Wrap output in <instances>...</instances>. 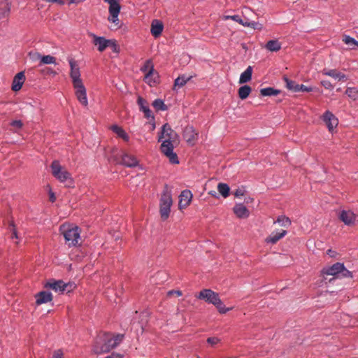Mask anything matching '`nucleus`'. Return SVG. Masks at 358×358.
Returning a JSON list of instances; mask_svg holds the SVG:
<instances>
[{"label": "nucleus", "instance_id": "nucleus-1", "mask_svg": "<svg viewBox=\"0 0 358 358\" xmlns=\"http://www.w3.org/2000/svg\"><path fill=\"white\" fill-rule=\"evenodd\" d=\"M158 141L162 142L160 150L169 159V162L173 164H179L177 154L173 152L175 146L179 143V136L168 123L162 127Z\"/></svg>", "mask_w": 358, "mask_h": 358}, {"label": "nucleus", "instance_id": "nucleus-2", "mask_svg": "<svg viewBox=\"0 0 358 358\" xmlns=\"http://www.w3.org/2000/svg\"><path fill=\"white\" fill-rule=\"evenodd\" d=\"M123 338L124 335L120 334L115 336L108 332L99 334L94 340L92 351L96 355L108 352L117 347Z\"/></svg>", "mask_w": 358, "mask_h": 358}, {"label": "nucleus", "instance_id": "nucleus-3", "mask_svg": "<svg viewBox=\"0 0 358 358\" xmlns=\"http://www.w3.org/2000/svg\"><path fill=\"white\" fill-rule=\"evenodd\" d=\"M196 296L199 299L204 300L206 303L214 305L221 314H224L232 309V308H226L221 301L219 294L210 289H202Z\"/></svg>", "mask_w": 358, "mask_h": 358}, {"label": "nucleus", "instance_id": "nucleus-4", "mask_svg": "<svg viewBox=\"0 0 358 358\" xmlns=\"http://www.w3.org/2000/svg\"><path fill=\"white\" fill-rule=\"evenodd\" d=\"M173 204L171 192L168 185H165L159 200V213L162 220H166L170 215Z\"/></svg>", "mask_w": 358, "mask_h": 358}, {"label": "nucleus", "instance_id": "nucleus-5", "mask_svg": "<svg viewBox=\"0 0 358 358\" xmlns=\"http://www.w3.org/2000/svg\"><path fill=\"white\" fill-rule=\"evenodd\" d=\"M59 230L63 234L65 241L69 246H76L78 245V241L80 239V229L78 227L62 224Z\"/></svg>", "mask_w": 358, "mask_h": 358}, {"label": "nucleus", "instance_id": "nucleus-6", "mask_svg": "<svg viewBox=\"0 0 358 358\" xmlns=\"http://www.w3.org/2000/svg\"><path fill=\"white\" fill-rule=\"evenodd\" d=\"M52 174L61 182L70 180H72L71 173L64 169L59 161L55 160L51 164Z\"/></svg>", "mask_w": 358, "mask_h": 358}, {"label": "nucleus", "instance_id": "nucleus-7", "mask_svg": "<svg viewBox=\"0 0 358 358\" xmlns=\"http://www.w3.org/2000/svg\"><path fill=\"white\" fill-rule=\"evenodd\" d=\"M69 62L71 67L70 77L72 79L73 85L74 86L83 83L80 78V69L76 62L73 58H71L69 59Z\"/></svg>", "mask_w": 358, "mask_h": 358}, {"label": "nucleus", "instance_id": "nucleus-8", "mask_svg": "<svg viewBox=\"0 0 358 358\" xmlns=\"http://www.w3.org/2000/svg\"><path fill=\"white\" fill-rule=\"evenodd\" d=\"M329 132L332 133L338 124V118L329 110H327L322 117Z\"/></svg>", "mask_w": 358, "mask_h": 358}, {"label": "nucleus", "instance_id": "nucleus-9", "mask_svg": "<svg viewBox=\"0 0 358 358\" xmlns=\"http://www.w3.org/2000/svg\"><path fill=\"white\" fill-rule=\"evenodd\" d=\"M113 161L116 163L123 164L127 167H136L138 164V161L137 159L134 156L127 153L122 154L121 160H119L115 157Z\"/></svg>", "mask_w": 358, "mask_h": 358}, {"label": "nucleus", "instance_id": "nucleus-10", "mask_svg": "<svg viewBox=\"0 0 358 358\" xmlns=\"http://www.w3.org/2000/svg\"><path fill=\"white\" fill-rule=\"evenodd\" d=\"M68 285L69 284L65 283L61 280H56L55 279H50L44 285V287L46 289H52L55 292L63 293L66 289Z\"/></svg>", "mask_w": 358, "mask_h": 358}, {"label": "nucleus", "instance_id": "nucleus-11", "mask_svg": "<svg viewBox=\"0 0 358 358\" xmlns=\"http://www.w3.org/2000/svg\"><path fill=\"white\" fill-rule=\"evenodd\" d=\"M73 87L76 89V96L79 102L84 106H87L88 101L86 94V89L83 83L74 85Z\"/></svg>", "mask_w": 358, "mask_h": 358}, {"label": "nucleus", "instance_id": "nucleus-12", "mask_svg": "<svg viewBox=\"0 0 358 358\" xmlns=\"http://www.w3.org/2000/svg\"><path fill=\"white\" fill-rule=\"evenodd\" d=\"M192 194L190 190H183L179 196L178 208L180 210L186 208L191 203Z\"/></svg>", "mask_w": 358, "mask_h": 358}, {"label": "nucleus", "instance_id": "nucleus-13", "mask_svg": "<svg viewBox=\"0 0 358 358\" xmlns=\"http://www.w3.org/2000/svg\"><path fill=\"white\" fill-rule=\"evenodd\" d=\"M343 268V264L336 262L331 266L323 268L321 272L322 275H329L338 278Z\"/></svg>", "mask_w": 358, "mask_h": 358}, {"label": "nucleus", "instance_id": "nucleus-14", "mask_svg": "<svg viewBox=\"0 0 358 358\" xmlns=\"http://www.w3.org/2000/svg\"><path fill=\"white\" fill-rule=\"evenodd\" d=\"M90 36L92 37V43L94 45L97 46V49L99 52H102L108 48L110 39H106L103 36H98L92 33H91Z\"/></svg>", "mask_w": 358, "mask_h": 358}, {"label": "nucleus", "instance_id": "nucleus-15", "mask_svg": "<svg viewBox=\"0 0 358 358\" xmlns=\"http://www.w3.org/2000/svg\"><path fill=\"white\" fill-rule=\"evenodd\" d=\"M137 103L139 106L140 111H141L144 113V116L145 118H147V119L152 118V120L155 119V117L152 115V113L149 108V104L145 99H143L141 96H138V97L137 99Z\"/></svg>", "mask_w": 358, "mask_h": 358}, {"label": "nucleus", "instance_id": "nucleus-16", "mask_svg": "<svg viewBox=\"0 0 358 358\" xmlns=\"http://www.w3.org/2000/svg\"><path fill=\"white\" fill-rule=\"evenodd\" d=\"M36 299V304L40 306L43 303H46L52 301V294L48 291H41L36 294L34 296Z\"/></svg>", "mask_w": 358, "mask_h": 358}, {"label": "nucleus", "instance_id": "nucleus-17", "mask_svg": "<svg viewBox=\"0 0 358 358\" xmlns=\"http://www.w3.org/2000/svg\"><path fill=\"white\" fill-rule=\"evenodd\" d=\"M340 220L346 225L354 224L356 215L350 210H342L339 215Z\"/></svg>", "mask_w": 358, "mask_h": 358}, {"label": "nucleus", "instance_id": "nucleus-18", "mask_svg": "<svg viewBox=\"0 0 358 358\" xmlns=\"http://www.w3.org/2000/svg\"><path fill=\"white\" fill-rule=\"evenodd\" d=\"M25 80V76L23 71L17 73L13 78L11 89L14 92L19 91Z\"/></svg>", "mask_w": 358, "mask_h": 358}, {"label": "nucleus", "instance_id": "nucleus-19", "mask_svg": "<svg viewBox=\"0 0 358 358\" xmlns=\"http://www.w3.org/2000/svg\"><path fill=\"white\" fill-rule=\"evenodd\" d=\"M141 71L145 73V79H149L153 75L157 76V72L155 71L152 62L150 59L145 61L143 66L141 68Z\"/></svg>", "mask_w": 358, "mask_h": 358}, {"label": "nucleus", "instance_id": "nucleus-20", "mask_svg": "<svg viewBox=\"0 0 358 358\" xmlns=\"http://www.w3.org/2000/svg\"><path fill=\"white\" fill-rule=\"evenodd\" d=\"M164 29V24L161 20H153L151 23L150 31L155 38L159 37Z\"/></svg>", "mask_w": 358, "mask_h": 358}, {"label": "nucleus", "instance_id": "nucleus-21", "mask_svg": "<svg viewBox=\"0 0 358 358\" xmlns=\"http://www.w3.org/2000/svg\"><path fill=\"white\" fill-rule=\"evenodd\" d=\"M104 1L109 4V15H113L115 17L116 15L120 14L121 6L119 0H104Z\"/></svg>", "mask_w": 358, "mask_h": 358}, {"label": "nucleus", "instance_id": "nucleus-22", "mask_svg": "<svg viewBox=\"0 0 358 358\" xmlns=\"http://www.w3.org/2000/svg\"><path fill=\"white\" fill-rule=\"evenodd\" d=\"M233 211L238 218H247L250 215L248 209L243 203L236 204Z\"/></svg>", "mask_w": 358, "mask_h": 358}, {"label": "nucleus", "instance_id": "nucleus-23", "mask_svg": "<svg viewBox=\"0 0 358 358\" xmlns=\"http://www.w3.org/2000/svg\"><path fill=\"white\" fill-rule=\"evenodd\" d=\"M11 0H0V18L8 17L10 12Z\"/></svg>", "mask_w": 358, "mask_h": 358}, {"label": "nucleus", "instance_id": "nucleus-24", "mask_svg": "<svg viewBox=\"0 0 358 358\" xmlns=\"http://www.w3.org/2000/svg\"><path fill=\"white\" fill-rule=\"evenodd\" d=\"M287 234L286 230H281L280 232L271 233L266 238L265 241L267 243L275 244L279 240L282 238Z\"/></svg>", "mask_w": 358, "mask_h": 358}, {"label": "nucleus", "instance_id": "nucleus-25", "mask_svg": "<svg viewBox=\"0 0 358 358\" xmlns=\"http://www.w3.org/2000/svg\"><path fill=\"white\" fill-rule=\"evenodd\" d=\"M322 73L326 76L332 77L335 79H338V80H343L345 81L348 80V78L345 74L338 71L336 69H330V70L324 69L322 71Z\"/></svg>", "mask_w": 358, "mask_h": 358}, {"label": "nucleus", "instance_id": "nucleus-26", "mask_svg": "<svg viewBox=\"0 0 358 358\" xmlns=\"http://www.w3.org/2000/svg\"><path fill=\"white\" fill-rule=\"evenodd\" d=\"M197 134L194 132L193 127H186L184 129L183 137L185 141L189 143H192L195 139Z\"/></svg>", "mask_w": 358, "mask_h": 358}, {"label": "nucleus", "instance_id": "nucleus-27", "mask_svg": "<svg viewBox=\"0 0 358 358\" xmlns=\"http://www.w3.org/2000/svg\"><path fill=\"white\" fill-rule=\"evenodd\" d=\"M264 48L271 52H278L281 49V43L278 39H273L268 41Z\"/></svg>", "mask_w": 358, "mask_h": 358}, {"label": "nucleus", "instance_id": "nucleus-28", "mask_svg": "<svg viewBox=\"0 0 358 358\" xmlns=\"http://www.w3.org/2000/svg\"><path fill=\"white\" fill-rule=\"evenodd\" d=\"M252 75V67L249 66L244 72L241 74L239 83L243 84L251 80Z\"/></svg>", "mask_w": 358, "mask_h": 358}, {"label": "nucleus", "instance_id": "nucleus-29", "mask_svg": "<svg viewBox=\"0 0 358 358\" xmlns=\"http://www.w3.org/2000/svg\"><path fill=\"white\" fill-rule=\"evenodd\" d=\"M252 92V88L250 86L245 85L241 86L238 90V94L241 99L244 100L248 97L250 92Z\"/></svg>", "mask_w": 358, "mask_h": 358}, {"label": "nucleus", "instance_id": "nucleus-30", "mask_svg": "<svg viewBox=\"0 0 358 358\" xmlns=\"http://www.w3.org/2000/svg\"><path fill=\"white\" fill-rule=\"evenodd\" d=\"M111 129L115 132L119 137L122 138L124 141H128L129 138L125 131L117 125H113Z\"/></svg>", "mask_w": 358, "mask_h": 358}, {"label": "nucleus", "instance_id": "nucleus-31", "mask_svg": "<svg viewBox=\"0 0 358 358\" xmlns=\"http://www.w3.org/2000/svg\"><path fill=\"white\" fill-rule=\"evenodd\" d=\"M280 93V90L270 87L260 90V94L263 96H277Z\"/></svg>", "mask_w": 358, "mask_h": 358}, {"label": "nucleus", "instance_id": "nucleus-32", "mask_svg": "<svg viewBox=\"0 0 358 358\" xmlns=\"http://www.w3.org/2000/svg\"><path fill=\"white\" fill-rule=\"evenodd\" d=\"M191 76L187 78L185 76L182 75L180 76H178L174 81V85L173 90H175L176 88L178 87H183L187 81H189L191 79Z\"/></svg>", "mask_w": 358, "mask_h": 358}, {"label": "nucleus", "instance_id": "nucleus-33", "mask_svg": "<svg viewBox=\"0 0 358 358\" xmlns=\"http://www.w3.org/2000/svg\"><path fill=\"white\" fill-rule=\"evenodd\" d=\"M152 106L155 108L156 111H165L168 110V106L164 103V101L160 99H155L152 102Z\"/></svg>", "mask_w": 358, "mask_h": 358}, {"label": "nucleus", "instance_id": "nucleus-34", "mask_svg": "<svg viewBox=\"0 0 358 358\" xmlns=\"http://www.w3.org/2000/svg\"><path fill=\"white\" fill-rule=\"evenodd\" d=\"M217 190L224 198H227L229 195L230 188L226 183H219L217 185Z\"/></svg>", "mask_w": 358, "mask_h": 358}, {"label": "nucleus", "instance_id": "nucleus-35", "mask_svg": "<svg viewBox=\"0 0 358 358\" xmlns=\"http://www.w3.org/2000/svg\"><path fill=\"white\" fill-rule=\"evenodd\" d=\"M119 15H116V17H113V15H109L108 17V20L113 24L111 29H118L122 27V23L118 18Z\"/></svg>", "mask_w": 358, "mask_h": 358}, {"label": "nucleus", "instance_id": "nucleus-36", "mask_svg": "<svg viewBox=\"0 0 358 358\" xmlns=\"http://www.w3.org/2000/svg\"><path fill=\"white\" fill-rule=\"evenodd\" d=\"M284 80L286 83V87L288 90L292 91V92H298V85L299 84H297L295 81L294 80H289L288 78L287 77H284Z\"/></svg>", "mask_w": 358, "mask_h": 358}, {"label": "nucleus", "instance_id": "nucleus-37", "mask_svg": "<svg viewBox=\"0 0 358 358\" xmlns=\"http://www.w3.org/2000/svg\"><path fill=\"white\" fill-rule=\"evenodd\" d=\"M275 223H279L282 227H288L291 225V220L288 217L285 215H280L278 216L275 221H274V224Z\"/></svg>", "mask_w": 358, "mask_h": 358}, {"label": "nucleus", "instance_id": "nucleus-38", "mask_svg": "<svg viewBox=\"0 0 358 358\" xmlns=\"http://www.w3.org/2000/svg\"><path fill=\"white\" fill-rule=\"evenodd\" d=\"M343 41L345 44L352 46V49H355V47L358 48V41L350 36L345 35L343 36Z\"/></svg>", "mask_w": 358, "mask_h": 358}, {"label": "nucleus", "instance_id": "nucleus-39", "mask_svg": "<svg viewBox=\"0 0 358 358\" xmlns=\"http://www.w3.org/2000/svg\"><path fill=\"white\" fill-rule=\"evenodd\" d=\"M55 57L51 55L42 56L40 64H55Z\"/></svg>", "mask_w": 358, "mask_h": 358}, {"label": "nucleus", "instance_id": "nucleus-40", "mask_svg": "<svg viewBox=\"0 0 358 358\" xmlns=\"http://www.w3.org/2000/svg\"><path fill=\"white\" fill-rule=\"evenodd\" d=\"M345 94L352 99L355 100L357 97L358 91L355 87H348L345 90Z\"/></svg>", "mask_w": 358, "mask_h": 358}, {"label": "nucleus", "instance_id": "nucleus-41", "mask_svg": "<svg viewBox=\"0 0 358 358\" xmlns=\"http://www.w3.org/2000/svg\"><path fill=\"white\" fill-rule=\"evenodd\" d=\"M112 49V51L115 53H119L120 47L117 43V41L114 39H110V43H108V46Z\"/></svg>", "mask_w": 358, "mask_h": 358}, {"label": "nucleus", "instance_id": "nucleus-42", "mask_svg": "<svg viewBox=\"0 0 358 358\" xmlns=\"http://www.w3.org/2000/svg\"><path fill=\"white\" fill-rule=\"evenodd\" d=\"M353 277L352 273L348 271L343 265V268L341 271L338 278H350Z\"/></svg>", "mask_w": 358, "mask_h": 358}, {"label": "nucleus", "instance_id": "nucleus-43", "mask_svg": "<svg viewBox=\"0 0 358 358\" xmlns=\"http://www.w3.org/2000/svg\"><path fill=\"white\" fill-rule=\"evenodd\" d=\"M310 92L313 91V88L311 87H307L303 84L298 85V92Z\"/></svg>", "mask_w": 358, "mask_h": 358}, {"label": "nucleus", "instance_id": "nucleus-44", "mask_svg": "<svg viewBox=\"0 0 358 358\" xmlns=\"http://www.w3.org/2000/svg\"><path fill=\"white\" fill-rule=\"evenodd\" d=\"M206 341L210 345L214 346L220 342V339L217 337H209Z\"/></svg>", "mask_w": 358, "mask_h": 358}, {"label": "nucleus", "instance_id": "nucleus-45", "mask_svg": "<svg viewBox=\"0 0 358 358\" xmlns=\"http://www.w3.org/2000/svg\"><path fill=\"white\" fill-rule=\"evenodd\" d=\"M10 126L17 129H22L23 127V122L21 120H13L10 123Z\"/></svg>", "mask_w": 358, "mask_h": 358}, {"label": "nucleus", "instance_id": "nucleus-46", "mask_svg": "<svg viewBox=\"0 0 358 358\" xmlns=\"http://www.w3.org/2000/svg\"><path fill=\"white\" fill-rule=\"evenodd\" d=\"M248 25H250V27L254 29L262 30L263 29V25L262 24L254 21L251 22V24H249Z\"/></svg>", "mask_w": 358, "mask_h": 358}, {"label": "nucleus", "instance_id": "nucleus-47", "mask_svg": "<svg viewBox=\"0 0 358 358\" xmlns=\"http://www.w3.org/2000/svg\"><path fill=\"white\" fill-rule=\"evenodd\" d=\"M29 56L31 58V59H33V60H37V59H41V57H42L41 54H39L37 52H29Z\"/></svg>", "mask_w": 358, "mask_h": 358}, {"label": "nucleus", "instance_id": "nucleus-48", "mask_svg": "<svg viewBox=\"0 0 358 358\" xmlns=\"http://www.w3.org/2000/svg\"><path fill=\"white\" fill-rule=\"evenodd\" d=\"M321 85L325 87L326 89H328V90H331L333 89V85L331 83L330 81L329 80H322L321 81Z\"/></svg>", "mask_w": 358, "mask_h": 358}, {"label": "nucleus", "instance_id": "nucleus-49", "mask_svg": "<svg viewBox=\"0 0 358 358\" xmlns=\"http://www.w3.org/2000/svg\"><path fill=\"white\" fill-rule=\"evenodd\" d=\"M227 18H230L231 20H233L234 21H236L237 22H238L240 24L241 23H242V17L238 15H232V16H227Z\"/></svg>", "mask_w": 358, "mask_h": 358}, {"label": "nucleus", "instance_id": "nucleus-50", "mask_svg": "<svg viewBox=\"0 0 358 358\" xmlns=\"http://www.w3.org/2000/svg\"><path fill=\"white\" fill-rule=\"evenodd\" d=\"M159 76L157 75V78L156 75L151 76L149 79H145L147 82L151 85V83H157L158 82Z\"/></svg>", "mask_w": 358, "mask_h": 358}, {"label": "nucleus", "instance_id": "nucleus-51", "mask_svg": "<svg viewBox=\"0 0 358 358\" xmlns=\"http://www.w3.org/2000/svg\"><path fill=\"white\" fill-rule=\"evenodd\" d=\"M245 194V190L243 189H241V188H238L237 189L235 190V192H234V195L236 196V197H238V196H243Z\"/></svg>", "mask_w": 358, "mask_h": 358}, {"label": "nucleus", "instance_id": "nucleus-52", "mask_svg": "<svg viewBox=\"0 0 358 358\" xmlns=\"http://www.w3.org/2000/svg\"><path fill=\"white\" fill-rule=\"evenodd\" d=\"M10 226L13 227L11 238H18L17 233V230L15 229V226L14 223L12 222L10 224Z\"/></svg>", "mask_w": 358, "mask_h": 358}, {"label": "nucleus", "instance_id": "nucleus-53", "mask_svg": "<svg viewBox=\"0 0 358 358\" xmlns=\"http://www.w3.org/2000/svg\"><path fill=\"white\" fill-rule=\"evenodd\" d=\"M52 358H63V352L61 350L55 351Z\"/></svg>", "mask_w": 358, "mask_h": 358}, {"label": "nucleus", "instance_id": "nucleus-54", "mask_svg": "<svg viewBox=\"0 0 358 358\" xmlns=\"http://www.w3.org/2000/svg\"><path fill=\"white\" fill-rule=\"evenodd\" d=\"M168 296H171L173 294H176L177 296H180L182 294V292L180 290H171L169 291L167 293Z\"/></svg>", "mask_w": 358, "mask_h": 358}, {"label": "nucleus", "instance_id": "nucleus-55", "mask_svg": "<svg viewBox=\"0 0 358 358\" xmlns=\"http://www.w3.org/2000/svg\"><path fill=\"white\" fill-rule=\"evenodd\" d=\"M43 72H44L46 74H49V75L52 74L53 76H55L57 74L55 71H54L50 68H48V67H46L45 69H43Z\"/></svg>", "mask_w": 358, "mask_h": 358}, {"label": "nucleus", "instance_id": "nucleus-56", "mask_svg": "<svg viewBox=\"0 0 358 358\" xmlns=\"http://www.w3.org/2000/svg\"><path fill=\"white\" fill-rule=\"evenodd\" d=\"M249 24H251V22H250L248 18L245 17L244 19H242V23H241V24L244 27H250V25H248Z\"/></svg>", "mask_w": 358, "mask_h": 358}, {"label": "nucleus", "instance_id": "nucleus-57", "mask_svg": "<svg viewBox=\"0 0 358 358\" xmlns=\"http://www.w3.org/2000/svg\"><path fill=\"white\" fill-rule=\"evenodd\" d=\"M106 358H123V355L119 353H112L110 355Z\"/></svg>", "mask_w": 358, "mask_h": 358}, {"label": "nucleus", "instance_id": "nucleus-58", "mask_svg": "<svg viewBox=\"0 0 358 358\" xmlns=\"http://www.w3.org/2000/svg\"><path fill=\"white\" fill-rule=\"evenodd\" d=\"M49 196H50V198H49L50 201L52 203L55 202L56 200V196H55L54 192H52L51 189L49 192Z\"/></svg>", "mask_w": 358, "mask_h": 358}, {"label": "nucleus", "instance_id": "nucleus-59", "mask_svg": "<svg viewBox=\"0 0 358 358\" xmlns=\"http://www.w3.org/2000/svg\"><path fill=\"white\" fill-rule=\"evenodd\" d=\"M336 253L335 251H333L331 250H327V254L330 256V257H334V254Z\"/></svg>", "mask_w": 358, "mask_h": 358}, {"label": "nucleus", "instance_id": "nucleus-60", "mask_svg": "<svg viewBox=\"0 0 358 358\" xmlns=\"http://www.w3.org/2000/svg\"><path fill=\"white\" fill-rule=\"evenodd\" d=\"M208 194H210V195H212V196H215V197H217V193H216V192H215V191H210V192H208Z\"/></svg>", "mask_w": 358, "mask_h": 358}, {"label": "nucleus", "instance_id": "nucleus-61", "mask_svg": "<svg viewBox=\"0 0 358 358\" xmlns=\"http://www.w3.org/2000/svg\"><path fill=\"white\" fill-rule=\"evenodd\" d=\"M152 130L155 129V123H153V124L152 126Z\"/></svg>", "mask_w": 358, "mask_h": 358}, {"label": "nucleus", "instance_id": "nucleus-62", "mask_svg": "<svg viewBox=\"0 0 358 358\" xmlns=\"http://www.w3.org/2000/svg\"><path fill=\"white\" fill-rule=\"evenodd\" d=\"M117 148H113V151L115 152V151H117Z\"/></svg>", "mask_w": 358, "mask_h": 358}]
</instances>
